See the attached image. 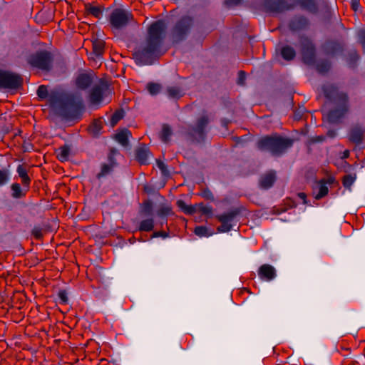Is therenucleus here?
Masks as SVG:
<instances>
[{"label": "nucleus", "mask_w": 365, "mask_h": 365, "mask_svg": "<svg viewBox=\"0 0 365 365\" xmlns=\"http://www.w3.org/2000/svg\"><path fill=\"white\" fill-rule=\"evenodd\" d=\"M166 30L167 25L163 20L149 25L145 41L133 53V58L138 65L152 64L160 56Z\"/></svg>", "instance_id": "1"}, {"label": "nucleus", "mask_w": 365, "mask_h": 365, "mask_svg": "<svg viewBox=\"0 0 365 365\" xmlns=\"http://www.w3.org/2000/svg\"><path fill=\"white\" fill-rule=\"evenodd\" d=\"M322 90L324 97L334 106L327 113V120L333 124L341 123L350 111L349 93L333 83L323 85Z\"/></svg>", "instance_id": "2"}, {"label": "nucleus", "mask_w": 365, "mask_h": 365, "mask_svg": "<svg viewBox=\"0 0 365 365\" xmlns=\"http://www.w3.org/2000/svg\"><path fill=\"white\" fill-rule=\"evenodd\" d=\"M293 140L278 134L265 135L257 142V148L261 151H269L273 155L279 156L293 145Z\"/></svg>", "instance_id": "3"}, {"label": "nucleus", "mask_w": 365, "mask_h": 365, "mask_svg": "<svg viewBox=\"0 0 365 365\" xmlns=\"http://www.w3.org/2000/svg\"><path fill=\"white\" fill-rule=\"evenodd\" d=\"M192 26V19L185 16L180 19L170 31V38L173 43H178L184 40Z\"/></svg>", "instance_id": "4"}, {"label": "nucleus", "mask_w": 365, "mask_h": 365, "mask_svg": "<svg viewBox=\"0 0 365 365\" xmlns=\"http://www.w3.org/2000/svg\"><path fill=\"white\" fill-rule=\"evenodd\" d=\"M210 123V118L207 114H202L196 120L195 125L191 126L187 132V135L193 143H201L204 141L206 131L205 129Z\"/></svg>", "instance_id": "5"}, {"label": "nucleus", "mask_w": 365, "mask_h": 365, "mask_svg": "<svg viewBox=\"0 0 365 365\" xmlns=\"http://www.w3.org/2000/svg\"><path fill=\"white\" fill-rule=\"evenodd\" d=\"M133 21L134 18L131 12L119 8L115 9L109 17V22L112 29L115 30L123 29Z\"/></svg>", "instance_id": "6"}, {"label": "nucleus", "mask_w": 365, "mask_h": 365, "mask_svg": "<svg viewBox=\"0 0 365 365\" xmlns=\"http://www.w3.org/2000/svg\"><path fill=\"white\" fill-rule=\"evenodd\" d=\"M81 108V101H76L74 96H70L61 103L59 114L64 118L73 119L79 115Z\"/></svg>", "instance_id": "7"}, {"label": "nucleus", "mask_w": 365, "mask_h": 365, "mask_svg": "<svg viewBox=\"0 0 365 365\" xmlns=\"http://www.w3.org/2000/svg\"><path fill=\"white\" fill-rule=\"evenodd\" d=\"M53 56L47 51H40L29 56L28 63L33 67L42 71H49L52 67Z\"/></svg>", "instance_id": "8"}, {"label": "nucleus", "mask_w": 365, "mask_h": 365, "mask_svg": "<svg viewBox=\"0 0 365 365\" xmlns=\"http://www.w3.org/2000/svg\"><path fill=\"white\" fill-rule=\"evenodd\" d=\"M262 6L266 12L279 14L293 10L296 7V4L289 2L287 0H264Z\"/></svg>", "instance_id": "9"}, {"label": "nucleus", "mask_w": 365, "mask_h": 365, "mask_svg": "<svg viewBox=\"0 0 365 365\" xmlns=\"http://www.w3.org/2000/svg\"><path fill=\"white\" fill-rule=\"evenodd\" d=\"M22 84L23 78L20 75L0 70V88L16 89Z\"/></svg>", "instance_id": "10"}, {"label": "nucleus", "mask_w": 365, "mask_h": 365, "mask_svg": "<svg viewBox=\"0 0 365 365\" xmlns=\"http://www.w3.org/2000/svg\"><path fill=\"white\" fill-rule=\"evenodd\" d=\"M300 45L303 62L307 65H313L315 63L316 52L312 41L307 37H302Z\"/></svg>", "instance_id": "11"}, {"label": "nucleus", "mask_w": 365, "mask_h": 365, "mask_svg": "<svg viewBox=\"0 0 365 365\" xmlns=\"http://www.w3.org/2000/svg\"><path fill=\"white\" fill-rule=\"evenodd\" d=\"M240 214V210L238 208L233 209L226 213L216 215V218L221 223L217 227V231L220 232H227L232 228V222Z\"/></svg>", "instance_id": "12"}, {"label": "nucleus", "mask_w": 365, "mask_h": 365, "mask_svg": "<svg viewBox=\"0 0 365 365\" xmlns=\"http://www.w3.org/2000/svg\"><path fill=\"white\" fill-rule=\"evenodd\" d=\"M108 85L102 79H100L98 82L93 86L89 93V100L91 104L98 105L99 104L103 97L106 95L108 91Z\"/></svg>", "instance_id": "13"}, {"label": "nucleus", "mask_w": 365, "mask_h": 365, "mask_svg": "<svg viewBox=\"0 0 365 365\" xmlns=\"http://www.w3.org/2000/svg\"><path fill=\"white\" fill-rule=\"evenodd\" d=\"M309 24L307 17L302 15L294 16L289 22V28L292 31L304 30Z\"/></svg>", "instance_id": "14"}, {"label": "nucleus", "mask_w": 365, "mask_h": 365, "mask_svg": "<svg viewBox=\"0 0 365 365\" xmlns=\"http://www.w3.org/2000/svg\"><path fill=\"white\" fill-rule=\"evenodd\" d=\"M365 129L360 125L351 127L349 132V140L356 144H361L364 139Z\"/></svg>", "instance_id": "15"}, {"label": "nucleus", "mask_w": 365, "mask_h": 365, "mask_svg": "<svg viewBox=\"0 0 365 365\" xmlns=\"http://www.w3.org/2000/svg\"><path fill=\"white\" fill-rule=\"evenodd\" d=\"M276 269L270 264H264L259 267L258 276L261 279L271 281L276 277Z\"/></svg>", "instance_id": "16"}, {"label": "nucleus", "mask_w": 365, "mask_h": 365, "mask_svg": "<svg viewBox=\"0 0 365 365\" xmlns=\"http://www.w3.org/2000/svg\"><path fill=\"white\" fill-rule=\"evenodd\" d=\"M292 3L311 14H315L319 11V6L316 0H293Z\"/></svg>", "instance_id": "17"}, {"label": "nucleus", "mask_w": 365, "mask_h": 365, "mask_svg": "<svg viewBox=\"0 0 365 365\" xmlns=\"http://www.w3.org/2000/svg\"><path fill=\"white\" fill-rule=\"evenodd\" d=\"M94 76L92 73H81L76 79V85L81 90H86L93 83Z\"/></svg>", "instance_id": "18"}, {"label": "nucleus", "mask_w": 365, "mask_h": 365, "mask_svg": "<svg viewBox=\"0 0 365 365\" xmlns=\"http://www.w3.org/2000/svg\"><path fill=\"white\" fill-rule=\"evenodd\" d=\"M108 163H102L101 167V171L97 174L96 178L101 179L108 174H110L117 165L115 160L112 155H109L108 157Z\"/></svg>", "instance_id": "19"}, {"label": "nucleus", "mask_w": 365, "mask_h": 365, "mask_svg": "<svg viewBox=\"0 0 365 365\" xmlns=\"http://www.w3.org/2000/svg\"><path fill=\"white\" fill-rule=\"evenodd\" d=\"M150 156L151 153L145 145L140 146L135 150L136 160L141 165L148 164V160Z\"/></svg>", "instance_id": "20"}, {"label": "nucleus", "mask_w": 365, "mask_h": 365, "mask_svg": "<svg viewBox=\"0 0 365 365\" xmlns=\"http://www.w3.org/2000/svg\"><path fill=\"white\" fill-rule=\"evenodd\" d=\"M275 180V172L270 170L261 176L259 179V185L263 189H269L273 185Z\"/></svg>", "instance_id": "21"}, {"label": "nucleus", "mask_w": 365, "mask_h": 365, "mask_svg": "<svg viewBox=\"0 0 365 365\" xmlns=\"http://www.w3.org/2000/svg\"><path fill=\"white\" fill-rule=\"evenodd\" d=\"M16 172L21 180V183L23 186L27 189H29L31 180L30 177L28 175V170L26 165H19L16 169Z\"/></svg>", "instance_id": "22"}, {"label": "nucleus", "mask_w": 365, "mask_h": 365, "mask_svg": "<svg viewBox=\"0 0 365 365\" xmlns=\"http://www.w3.org/2000/svg\"><path fill=\"white\" fill-rule=\"evenodd\" d=\"M11 196L15 199H20L26 196L29 189H27L23 186L21 187L20 184L15 182L11 185Z\"/></svg>", "instance_id": "23"}, {"label": "nucleus", "mask_w": 365, "mask_h": 365, "mask_svg": "<svg viewBox=\"0 0 365 365\" xmlns=\"http://www.w3.org/2000/svg\"><path fill=\"white\" fill-rule=\"evenodd\" d=\"M85 10L87 14L92 15L96 18H101L103 14V9L101 6H93L91 4L85 5Z\"/></svg>", "instance_id": "24"}, {"label": "nucleus", "mask_w": 365, "mask_h": 365, "mask_svg": "<svg viewBox=\"0 0 365 365\" xmlns=\"http://www.w3.org/2000/svg\"><path fill=\"white\" fill-rule=\"evenodd\" d=\"M93 53L96 57H101L104 53L105 42L101 39H96L93 41Z\"/></svg>", "instance_id": "25"}, {"label": "nucleus", "mask_w": 365, "mask_h": 365, "mask_svg": "<svg viewBox=\"0 0 365 365\" xmlns=\"http://www.w3.org/2000/svg\"><path fill=\"white\" fill-rule=\"evenodd\" d=\"M173 135V131L171 127L168 124H163L162 130L160 133V138L163 143H168L171 135Z\"/></svg>", "instance_id": "26"}, {"label": "nucleus", "mask_w": 365, "mask_h": 365, "mask_svg": "<svg viewBox=\"0 0 365 365\" xmlns=\"http://www.w3.org/2000/svg\"><path fill=\"white\" fill-rule=\"evenodd\" d=\"M281 55L284 60L292 61L296 56V52L294 48L290 46H283L281 49Z\"/></svg>", "instance_id": "27"}, {"label": "nucleus", "mask_w": 365, "mask_h": 365, "mask_svg": "<svg viewBox=\"0 0 365 365\" xmlns=\"http://www.w3.org/2000/svg\"><path fill=\"white\" fill-rule=\"evenodd\" d=\"M131 135V133L125 129L115 135V140L123 146L128 145V138Z\"/></svg>", "instance_id": "28"}, {"label": "nucleus", "mask_w": 365, "mask_h": 365, "mask_svg": "<svg viewBox=\"0 0 365 365\" xmlns=\"http://www.w3.org/2000/svg\"><path fill=\"white\" fill-rule=\"evenodd\" d=\"M103 128V123L101 120H94L93 123L88 127V131L91 134L96 136L99 134L100 131Z\"/></svg>", "instance_id": "29"}, {"label": "nucleus", "mask_w": 365, "mask_h": 365, "mask_svg": "<svg viewBox=\"0 0 365 365\" xmlns=\"http://www.w3.org/2000/svg\"><path fill=\"white\" fill-rule=\"evenodd\" d=\"M69 153H70V148L68 146H67V145L61 146L58 150L57 158L61 162L66 161L68 159Z\"/></svg>", "instance_id": "30"}, {"label": "nucleus", "mask_w": 365, "mask_h": 365, "mask_svg": "<svg viewBox=\"0 0 365 365\" xmlns=\"http://www.w3.org/2000/svg\"><path fill=\"white\" fill-rule=\"evenodd\" d=\"M176 204L187 215H192L195 212V208L192 205H187L182 200H178Z\"/></svg>", "instance_id": "31"}, {"label": "nucleus", "mask_w": 365, "mask_h": 365, "mask_svg": "<svg viewBox=\"0 0 365 365\" xmlns=\"http://www.w3.org/2000/svg\"><path fill=\"white\" fill-rule=\"evenodd\" d=\"M154 221L152 218L142 220L139 225V230L143 232H150L153 230Z\"/></svg>", "instance_id": "32"}, {"label": "nucleus", "mask_w": 365, "mask_h": 365, "mask_svg": "<svg viewBox=\"0 0 365 365\" xmlns=\"http://www.w3.org/2000/svg\"><path fill=\"white\" fill-rule=\"evenodd\" d=\"M331 68V63L329 61L324 60L319 62L317 65V70L320 73H326Z\"/></svg>", "instance_id": "33"}, {"label": "nucleus", "mask_w": 365, "mask_h": 365, "mask_svg": "<svg viewBox=\"0 0 365 365\" xmlns=\"http://www.w3.org/2000/svg\"><path fill=\"white\" fill-rule=\"evenodd\" d=\"M158 215L163 218V222H166L165 217L173 214L172 208L169 206L160 207L157 212Z\"/></svg>", "instance_id": "34"}, {"label": "nucleus", "mask_w": 365, "mask_h": 365, "mask_svg": "<svg viewBox=\"0 0 365 365\" xmlns=\"http://www.w3.org/2000/svg\"><path fill=\"white\" fill-rule=\"evenodd\" d=\"M356 180V175H346L342 178V184L344 187L349 189Z\"/></svg>", "instance_id": "35"}, {"label": "nucleus", "mask_w": 365, "mask_h": 365, "mask_svg": "<svg viewBox=\"0 0 365 365\" xmlns=\"http://www.w3.org/2000/svg\"><path fill=\"white\" fill-rule=\"evenodd\" d=\"M328 187L324 182V180L320 181V186L319 189V192L316 195L315 198L317 200H319L328 194Z\"/></svg>", "instance_id": "36"}, {"label": "nucleus", "mask_w": 365, "mask_h": 365, "mask_svg": "<svg viewBox=\"0 0 365 365\" xmlns=\"http://www.w3.org/2000/svg\"><path fill=\"white\" fill-rule=\"evenodd\" d=\"M167 91L168 96L171 98H179L182 96L181 90L178 87H169Z\"/></svg>", "instance_id": "37"}, {"label": "nucleus", "mask_w": 365, "mask_h": 365, "mask_svg": "<svg viewBox=\"0 0 365 365\" xmlns=\"http://www.w3.org/2000/svg\"><path fill=\"white\" fill-rule=\"evenodd\" d=\"M9 180V170L7 168L0 169V187L6 185Z\"/></svg>", "instance_id": "38"}, {"label": "nucleus", "mask_w": 365, "mask_h": 365, "mask_svg": "<svg viewBox=\"0 0 365 365\" xmlns=\"http://www.w3.org/2000/svg\"><path fill=\"white\" fill-rule=\"evenodd\" d=\"M327 49L328 52L334 53L336 51H340L342 49L341 45L336 41H329L327 43Z\"/></svg>", "instance_id": "39"}, {"label": "nucleus", "mask_w": 365, "mask_h": 365, "mask_svg": "<svg viewBox=\"0 0 365 365\" xmlns=\"http://www.w3.org/2000/svg\"><path fill=\"white\" fill-rule=\"evenodd\" d=\"M146 88L151 95H155L160 92L161 86L156 83H149Z\"/></svg>", "instance_id": "40"}, {"label": "nucleus", "mask_w": 365, "mask_h": 365, "mask_svg": "<svg viewBox=\"0 0 365 365\" xmlns=\"http://www.w3.org/2000/svg\"><path fill=\"white\" fill-rule=\"evenodd\" d=\"M123 117V113L120 110H116L111 116L110 124L112 127H114L118 121Z\"/></svg>", "instance_id": "41"}, {"label": "nucleus", "mask_w": 365, "mask_h": 365, "mask_svg": "<svg viewBox=\"0 0 365 365\" xmlns=\"http://www.w3.org/2000/svg\"><path fill=\"white\" fill-rule=\"evenodd\" d=\"M36 93L38 98L41 99H45L48 96L47 87L44 85L38 86Z\"/></svg>", "instance_id": "42"}, {"label": "nucleus", "mask_w": 365, "mask_h": 365, "mask_svg": "<svg viewBox=\"0 0 365 365\" xmlns=\"http://www.w3.org/2000/svg\"><path fill=\"white\" fill-rule=\"evenodd\" d=\"M194 232L199 237L208 236V230L206 227L197 226L195 228Z\"/></svg>", "instance_id": "43"}, {"label": "nucleus", "mask_w": 365, "mask_h": 365, "mask_svg": "<svg viewBox=\"0 0 365 365\" xmlns=\"http://www.w3.org/2000/svg\"><path fill=\"white\" fill-rule=\"evenodd\" d=\"M157 166L161 171L163 175L164 176H168L170 173L168 170L167 169V165L160 160H156Z\"/></svg>", "instance_id": "44"}, {"label": "nucleus", "mask_w": 365, "mask_h": 365, "mask_svg": "<svg viewBox=\"0 0 365 365\" xmlns=\"http://www.w3.org/2000/svg\"><path fill=\"white\" fill-rule=\"evenodd\" d=\"M60 304H66L68 302V294L66 290H60L58 293Z\"/></svg>", "instance_id": "45"}, {"label": "nucleus", "mask_w": 365, "mask_h": 365, "mask_svg": "<svg viewBox=\"0 0 365 365\" xmlns=\"http://www.w3.org/2000/svg\"><path fill=\"white\" fill-rule=\"evenodd\" d=\"M199 209H200V212L203 215H212L213 210H212V207L211 206H205L203 205H200Z\"/></svg>", "instance_id": "46"}, {"label": "nucleus", "mask_w": 365, "mask_h": 365, "mask_svg": "<svg viewBox=\"0 0 365 365\" xmlns=\"http://www.w3.org/2000/svg\"><path fill=\"white\" fill-rule=\"evenodd\" d=\"M246 80V73L243 71L238 72L237 83L240 86H245Z\"/></svg>", "instance_id": "47"}, {"label": "nucleus", "mask_w": 365, "mask_h": 365, "mask_svg": "<svg viewBox=\"0 0 365 365\" xmlns=\"http://www.w3.org/2000/svg\"><path fill=\"white\" fill-rule=\"evenodd\" d=\"M31 234L36 240H39L43 237L42 229L40 227H34L31 231Z\"/></svg>", "instance_id": "48"}, {"label": "nucleus", "mask_w": 365, "mask_h": 365, "mask_svg": "<svg viewBox=\"0 0 365 365\" xmlns=\"http://www.w3.org/2000/svg\"><path fill=\"white\" fill-rule=\"evenodd\" d=\"M201 195L206 200H212V201L215 200L214 195L207 188L202 190Z\"/></svg>", "instance_id": "49"}, {"label": "nucleus", "mask_w": 365, "mask_h": 365, "mask_svg": "<svg viewBox=\"0 0 365 365\" xmlns=\"http://www.w3.org/2000/svg\"><path fill=\"white\" fill-rule=\"evenodd\" d=\"M152 211V203L150 201L148 200L143 202V212L146 215H150Z\"/></svg>", "instance_id": "50"}, {"label": "nucleus", "mask_w": 365, "mask_h": 365, "mask_svg": "<svg viewBox=\"0 0 365 365\" xmlns=\"http://www.w3.org/2000/svg\"><path fill=\"white\" fill-rule=\"evenodd\" d=\"M359 40L363 48L365 49V30H361L358 33Z\"/></svg>", "instance_id": "51"}, {"label": "nucleus", "mask_w": 365, "mask_h": 365, "mask_svg": "<svg viewBox=\"0 0 365 365\" xmlns=\"http://www.w3.org/2000/svg\"><path fill=\"white\" fill-rule=\"evenodd\" d=\"M162 237L163 238H165V237H168V233L165 231H158V232H153L152 237Z\"/></svg>", "instance_id": "52"}, {"label": "nucleus", "mask_w": 365, "mask_h": 365, "mask_svg": "<svg viewBox=\"0 0 365 365\" xmlns=\"http://www.w3.org/2000/svg\"><path fill=\"white\" fill-rule=\"evenodd\" d=\"M285 205L287 206V208H293L297 206V204L292 199L287 198Z\"/></svg>", "instance_id": "53"}, {"label": "nucleus", "mask_w": 365, "mask_h": 365, "mask_svg": "<svg viewBox=\"0 0 365 365\" xmlns=\"http://www.w3.org/2000/svg\"><path fill=\"white\" fill-rule=\"evenodd\" d=\"M299 198H300L304 205L307 204V195L304 192H299L297 194Z\"/></svg>", "instance_id": "54"}, {"label": "nucleus", "mask_w": 365, "mask_h": 365, "mask_svg": "<svg viewBox=\"0 0 365 365\" xmlns=\"http://www.w3.org/2000/svg\"><path fill=\"white\" fill-rule=\"evenodd\" d=\"M241 0H225V3L228 6L237 5L240 4Z\"/></svg>", "instance_id": "55"}, {"label": "nucleus", "mask_w": 365, "mask_h": 365, "mask_svg": "<svg viewBox=\"0 0 365 365\" xmlns=\"http://www.w3.org/2000/svg\"><path fill=\"white\" fill-rule=\"evenodd\" d=\"M359 6V0H351V8L354 11H357Z\"/></svg>", "instance_id": "56"}, {"label": "nucleus", "mask_w": 365, "mask_h": 365, "mask_svg": "<svg viewBox=\"0 0 365 365\" xmlns=\"http://www.w3.org/2000/svg\"><path fill=\"white\" fill-rule=\"evenodd\" d=\"M336 131L333 130H330L327 132V135L330 138H334L336 136Z\"/></svg>", "instance_id": "57"}, {"label": "nucleus", "mask_w": 365, "mask_h": 365, "mask_svg": "<svg viewBox=\"0 0 365 365\" xmlns=\"http://www.w3.org/2000/svg\"><path fill=\"white\" fill-rule=\"evenodd\" d=\"M350 55L354 61L358 60L359 58V55L356 52H353Z\"/></svg>", "instance_id": "58"}, {"label": "nucleus", "mask_w": 365, "mask_h": 365, "mask_svg": "<svg viewBox=\"0 0 365 365\" xmlns=\"http://www.w3.org/2000/svg\"><path fill=\"white\" fill-rule=\"evenodd\" d=\"M335 181L334 178H329L327 180H324V182L329 184H332Z\"/></svg>", "instance_id": "59"}, {"label": "nucleus", "mask_w": 365, "mask_h": 365, "mask_svg": "<svg viewBox=\"0 0 365 365\" xmlns=\"http://www.w3.org/2000/svg\"><path fill=\"white\" fill-rule=\"evenodd\" d=\"M317 139L316 140H314L315 142L316 141H322L324 139V138L323 136H318V137H317Z\"/></svg>", "instance_id": "60"}, {"label": "nucleus", "mask_w": 365, "mask_h": 365, "mask_svg": "<svg viewBox=\"0 0 365 365\" xmlns=\"http://www.w3.org/2000/svg\"><path fill=\"white\" fill-rule=\"evenodd\" d=\"M349 152L348 150H346L344 153V158H348L349 157Z\"/></svg>", "instance_id": "61"}]
</instances>
